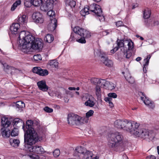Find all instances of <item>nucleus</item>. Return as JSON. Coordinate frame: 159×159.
<instances>
[{
	"mask_svg": "<svg viewBox=\"0 0 159 159\" xmlns=\"http://www.w3.org/2000/svg\"><path fill=\"white\" fill-rule=\"evenodd\" d=\"M93 153L91 151H87V150L84 154V159H92Z\"/></svg>",
	"mask_w": 159,
	"mask_h": 159,
	"instance_id": "obj_28",
	"label": "nucleus"
},
{
	"mask_svg": "<svg viewBox=\"0 0 159 159\" xmlns=\"http://www.w3.org/2000/svg\"><path fill=\"white\" fill-rule=\"evenodd\" d=\"M125 76L126 80L129 83L132 84L134 83V78L131 77L129 74H128L126 77Z\"/></svg>",
	"mask_w": 159,
	"mask_h": 159,
	"instance_id": "obj_38",
	"label": "nucleus"
},
{
	"mask_svg": "<svg viewBox=\"0 0 159 159\" xmlns=\"http://www.w3.org/2000/svg\"><path fill=\"white\" fill-rule=\"evenodd\" d=\"M19 45L21 50L27 52L31 48L40 50L43 47V43L41 39L35 38L29 32L21 31L19 34Z\"/></svg>",
	"mask_w": 159,
	"mask_h": 159,
	"instance_id": "obj_1",
	"label": "nucleus"
},
{
	"mask_svg": "<svg viewBox=\"0 0 159 159\" xmlns=\"http://www.w3.org/2000/svg\"><path fill=\"white\" fill-rule=\"evenodd\" d=\"M10 142L11 145L15 148H17L18 147L20 143V140L19 139L13 138L10 139Z\"/></svg>",
	"mask_w": 159,
	"mask_h": 159,
	"instance_id": "obj_25",
	"label": "nucleus"
},
{
	"mask_svg": "<svg viewBox=\"0 0 159 159\" xmlns=\"http://www.w3.org/2000/svg\"><path fill=\"white\" fill-rule=\"evenodd\" d=\"M12 123L13 125L14 126H16L18 127H19V125H17L18 124L20 123L22 125L23 124V122L22 120L18 118L15 119L13 120Z\"/></svg>",
	"mask_w": 159,
	"mask_h": 159,
	"instance_id": "obj_32",
	"label": "nucleus"
},
{
	"mask_svg": "<svg viewBox=\"0 0 159 159\" xmlns=\"http://www.w3.org/2000/svg\"><path fill=\"white\" fill-rule=\"evenodd\" d=\"M94 81H96L97 82V84L95 87V92L96 94V95L98 97H99L100 96L101 94V86H101V84H98V80L97 79H95Z\"/></svg>",
	"mask_w": 159,
	"mask_h": 159,
	"instance_id": "obj_24",
	"label": "nucleus"
},
{
	"mask_svg": "<svg viewBox=\"0 0 159 159\" xmlns=\"http://www.w3.org/2000/svg\"><path fill=\"white\" fill-rule=\"evenodd\" d=\"M118 50V48L116 47H115L113 49H112L111 51V53H114L116 51Z\"/></svg>",
	"mask_w": 159,
	"mask_h": 159,
	"instance_id": "obj_56",
	"label": "nucleus"
},
{
	"mask_svg": "<svg viewBox=\"0 0 159 159\" xmlns=\"http://www.w3.org/2000/svg\"><path fill=\"white\" fill-rule=\"evenodd\" d=\"M90 12H93L97 16H102V11L100 7L95 4H92L89 6Z\"/></svg>",
	"mask_w": 159,
	"mask_h": 159,
	"instance_id": "obj_11",
	"label": "nucleus"
},
{
	"mask_svg": "<svg viewBox=\"0 0 159 159\" xmlns=\"http://www.w3.org/2000/svg\"><path fill=\"white\" fill-rule=\"evenodd\" d=\"M75 93L78 95H79V93L78 92H77V91H76L75 92Z\"/></svg>",
	"mask_w": 159,
	"mask_h": 159,
	"instance_id": "obj_63",
	"label": "nucleus"
},
{
	"mask_svg": "<svg viewBox=\"0 0 159 159\" xmlns=\"http://www.w3.org/2000/svg\"><path fill=\"white\" fill-rule=\"evenodd\" d=\"M33 72L39 74L40 76H44L47 75L48 74V71L46 69H43L39 67H35L32 69Z\"/></svg>",
	"mask_w": 159,
	"mask_h": 159,
	"instance_id": "obj_18",
	"label": "nucleus"
},
{
	"mask_svg": "<svg viewBox=\"0 0 159 159\" xmlns=\"http://www.w3.org/2000/svg\"><path fill=\"white\" fill-rule=\"evenodd\" d=\"M134 133L136 137L147 139H152L154 137V134L152 131L144 128L137 129Z\"/></svg>",
	"mask_w": 159,
	"mask_h": 159,
	"instance_id": "obj_7",
	"label": "nucleus"
},
{
	"mask_svg": "<svg viewBox=\"0 0 159 159\" xmlns=\"http://www.w3.org/2000/svg\"><path fill=\"white\" fill-rule=\"evenodd\" d=\"M19 134V130L18 128H14L11 131V135L12 137L17 136Z\"/></svg>",
	"mask_w": 159,
	"mask_h": 159,
	"instance_id": "obj_36",
	"label": "nucleus"
},
{
	"mask_svg": "<svg viewBox=\"0 0 159 159\" xmlns=\"http://www.w3.org/2000/svg\"><path fill=\"white\" fill-rule=\"evenodd\" d=\"M146 159H156V157L153 155H150L146 157Z\"/></svg>",
	"mask_w": 159,
	"mask_h": 159,
	"instance_id": "obj_55",
	"label": "nucleus"
},
{
	"mask_svg": "<svg viewBox=\"0 0 159 159\" xmlns=\"http://www.w3.org/2000/svg\"><path fill=\"white\" fill-rule=\"evenodd\" d=\"M157 149L158 154L159 155V146H158L157 147Z\"/></svg>",
	"mask_w": 159,
	"mask_h": 159,
	"instance_id": "obj_60",
	"label": "nucleus"
},
{
	"mask_svg": "<svg viewBox=\"0 0 159 159\" xmlns=\"http://www.w3.org/2000/svg\"><path fill=\"white\" fill-rule=\"evenodd\" d=\"M75 150L78 153L84 155L86 150L81 146H79L75 148Z\"/></svg>",
	"mask_w": 159,
	"mask_h": 159,
	"instance_id": "obj_34",
	"label": "nucleus"
},
{
	"mask_svg": "<svg viewBox=\"0 0 159 159\" xmlns=\"http://www.w3.org/2000/svg\"><path fill=\"white\" fill-rule=\"evenodd\" d=\"M151 11L148 8L145 9L143 11V17L145 19H148L150 16Z\"/></svg>",
	"mask_w": 159,
	"mask_h": 159,
	"instance_id": "obj_29",
	"label": "nucleus"
},
{
	"mask_svg": "<svg viewBox=\"0 0 159 159\" xmlns=\"http://www.w3.org/2000/svg\"><path fill=\"white\" fill-rule=\"evenodd\" d=\"M129 120H118L114 123L115 126L118 129H123L124 130L127 131Z\"/></svg>",
	"mask_w": 159,
	"mask_h": 159,
	"instance_id": "obj_10",
	"label": "nucleus"
},
{
	"mask_svg": "<svg viewBox=\"0 0 159 159\" xmlns=\"http://www.w3.org/2000/svg\"><path fill=\"white\" fill-rule=\"evenodd\" d=\"M159 24V22L157 21H152V26L157 25Z\"/></svg>",
	"mask_w": 159,
	"mask_h": 159,
	"instance_id": "obj_54",
	"label": "nucleus"
},
{
	"mask_svg": "<svg viewBox=\"0 0 159 159\" xmlns=\"http://www.w3.org/2000/svg\"><path fill=\"white\" fill-rule=\"evenodd\" d=\"M44 40L48 43H51L54 40V37L51 34H47L44 38Z\"/></svg>",
	"mask_w": 159,
	"mask_h": 159,
	"instance_id": "obj_31",
	"label": "nucleus"
},
{
	"mask_svg": "<svg viewBox=\"0 0 159 159\" xmlns=\"http://www.w3.org/2000/svg\"><path fill=\"white\" fill-rule=\"evenodd\" d=\"M74 33H71L70 39L71 41L76 40V41L81 43L86 42L85 39L91 36L90 33L88 31L79 26H75L73 29Z\"/></svg>",
	"mask_w": 159,
	"mask_h": 159,
	"instance_id": "obj_5",
	"label": "nucleus"
},
{
	"mask_svg": "<svg viewBox=\"0 0 159 159\" xmlns=\"http://www.w3.org/2000/svg\"><path fill=\"white\" fill-rule=\"evenodd\" d=\"M68 89L70 90H75L76 89V88L75 87H70L68 88Z\"/></svg>",
	"mask_w": 159,
	"mask_h": 159,
	"instance_id": "obj_58",
	"label": "nucleus"
},
{
	"mask_svg": "<svg viewBox=\"0 0 159 159\" xmlns=\"http://www.w3.org/2000/svg\"><path fill=\"white\" fill-rule=\"evenodd\" d=\"M21 3V1L20 0H18L16 1L12 5L11 8V10L14 11L16 8L19 6L20 5Z\"/></svg>",
	"mask_w": 159,
	"mask_h": 159,
	"instance_id": "obj_33",
	"label": "nucleus"
},
{
	"mask_svg": "<svg viewBox=\"0 0 159 159\" xmlns=\"http://www.w3.org/2000/svg\"><path fill=\"white\" fill-rule=\"evenodd\" d=\"M43 133L41 131L39 132V135L37 136L36 139L34 137L31 138L32 140L29 142L27 140H24V145L23 149L27 152H34L38 154H42L45 152L44 149L41 146L32 145L38 141H41L42 140V137Z\"/></svg>",
	"mask_w": 159,
	"mask_h": 159,
	"instance_id": "obj_3",
	"label": "nucleus"
},
{
	"mask_svg": "<svg viewBox=\"0 0 159 159\" xmlns=\"http://www.w3.org/2000/svg\"><path fill=\"white\" fill-rule=\"evenodd\" d=\"M1 123L3 127L2 128H7L11 124V122L9 120L1 121Z\"/></svg>",
	"mask_w": 159,
	"mask_h": 159,
	"instance_id": "obj_41",
	"label": "nucleus"
},
{
	"mask_svg": "<svg viewBox=\"0 0 159 159\" xmlns=\"http://www.w3.org/2000/svg\"><path fill=\"white\" fill-rule=\"evenodd\" d=\"M3 65L4 68H6V69H11V73L12 74L13 73H17L19 71V70L15 68L14 67H12L9 66L6 63H2Z\"/></svg>",
	"mask_w": 159,
	"mask_h": 159,
	"instance_id": "obj_27",
	"label": "nucleus"
},
{
	"mask_svg": "<svg viewBox=\"0 0 159 159\" xmlns=\"http://www.w3.org/2000/svg\"><path fill=\"white\" fill-rule=\"evenodd\" d=\"M93 113L94 111L93 110H90L86 113V116L89 118L93 115Z\"/></svg>",
	"mask_w": 159,
	"mask_h": 159,
	"instance_id": "obj_48",
	"label": "nucleus"
},
{
	"mask_svg": "<svg viewBox=\"0 0 159 159\" xmlns=\"http://www.w3.org/2000/svg\"><path fill=\"white\" fill-rule=\"evenodd\" d=\"M44 1L45 2L40 7L41 10L44 11L52 9L54 5L57 4L58 3V0H44Z\"/></svg>",
	"mask_w": 159,
	"mask_h": 159,
	"instance_id": "obj_8",
	"label": "nucleus"
},
{
	"mask_svg": "<svg viewBox=\"0 0 159 159\" xmlns=\"http://www.w3.org/2000/svg\"><path fill=\"white\" fill-rule=\"evenodd\" d=\"M98 84L103 86L106 89L111 90L115 88V84L113 83L108 81H106L104 80H98Z\"/></svg>",
	"mask_w": 159,
	"mask_h": 159,
	"instance_id": "obj_14",
	"label": "nucleus"
},
{
	"mask_svg": "<svg viewBox=\"0 0 159 159\" xmlns=\"http://www.w3.org/2000/svg\"><path fill=\"white\" fill-rule=\"evenodd\" d=\"M57 20L56 19L53 18L51 20V23L48 25V30L51 31H54L57 26Z\"/></svg>",
	"mask_w": 159,
	"mask_h": 159,
	"instance_id": "obj_20",
	"label": "nucleus"
},
{
	"mask_svg": "<svg viewBox=\"0 0 159 159\" xmlns=\"http://www.w3.org/2000/svg\"><path fill=\"white\" fill-rule=\"evenodd\" d=\"M83 99L84 101H87L85 102V105L87 106L93 107L95 105L93 97L89 94H86L83 96Z\"/></svg>",
	"mask_w": 159,
	"mask_h": 159,
	"instance_id": "obj_15",
	"label": "nucleus"
},
{
	"mask_svg": "<svg viewBox=\"0 0 159 159\" xmlns=\"http://www.w3.org/2000/svg\"><path fill=\"white\" fill-rule=\"evenodd\" d=\"M44 110L45 112L48 113H51L53 111L52 109L47 106L44 108Z\"/></svg>",
	"mask_w": 159,
	"mask_h": 159,
	"instance_id": "obj_49",
	"label": "nucleus"
},
{
	"mask_svg": "<svg viewBox=\"0 0 159 159\" xmlns=\"http://www.w3.org/2000/svg\"><path fill=\"white\" fill-rule=\"evenodd\" d=\"M26 129H25L24 124H23L22 128L24 131V140L28 141L32 140L31 138L34 137L36 139L37 136L39 135V132L43 133L42 129L40 126L39 121L34 120H28L26 122Z\"/></svg>",
	"mask_w": 159,
	"mask_h": 159,
	"instance_id": "obj_2",
	"label": "nucleus"
},
{
	"mask_svg": "<svg viewBox=\"0 0 159 159\" xmlns=\"http://www.w3.org/2000/svg\"><path fill=\"white\" fill-rule=\"evenodd\" d=\"M34 59L35 60L38 61L39 60H41L42 57L41 55L39 54H37L34 56Z\"/></svg>",
	"mask_w": 159,
	"mask_h": 159,
	"instance_id": "obj_50",
	"label": "nucleus"
},
{
	"mask_svg": "<svg viewBox=\"0 0 159 159\" xmlns=\"http://www.w3.org/2000/svg\"><path fill=\"white\" fill-rule=\"evenodd\" d=\"M124 157H125L126 159H128V157L126 156H124Z\"/></svg>",
	"mask_w": 159,
	"mask_h": 159,
	"instance_id": "obj_64",
	"label": "nucleus"
},
{
	"mask_svg": "<svg viewBox=\"0 0 159 159\" xmlns=\"http://www.w3.org/2000/svg\"><path fill=\"white\" fill-rule=\"evenodd\" d=\"M2 121H7V120H8V119L7 118H6L5 117H3L2 118Z\"/></svg>",
	"mask_w": 159,
	"mask_h": 159,
	"instance_id": "obj_57",
	"label": "nucleus"
},
{
	"mask_svg": "<svg viewBox=\"0 0 159 159\" xmlns=\"http://www.w3.org/2000/svg\"><path fill=\"white\" fill-rule=\"evenodd\" d=\"M99 56L100 58L101 61L105 66L109 67H111L113 65V62L111 60L108 58L105 53L100 52Z\"/></svg>",
	"mask_w": 159,
	"mask_h": 159,
	"instance_id": "obj_13",
	"label": "nucleus"
},
{
	"mask_svg": "<svg viewBox=\"0 0 159 159\" xmlns=\"http://www.w3.org/2000/svg\"><path fill=\"white\" fill-rule=\"evenodd\" d=\"M1 132L3 137H9L11 135V132L7 128H2Z\"/></svg>",
	"mask_w": 159,
	"mask_h": 159,
	"instance_id": "obj_22",
	"label": "nucleus"
},
{
	"mask_svg": "<svg viewBox=\"0 0 159 159\" xmlns=\"http://www.w3.org/2000/svg\"><path fill=\"white\" fill-rule=\"evenodd\" d=\"M93 0L97 2H99L101 1V0Z\"/></svg>",
	"mask_w": 159,
	"mask_h": 159,
	"instance_id": "obj_61",
	"label": "nucleus"
},
{
	"mask_svg": "<svg viewBox=\"0 0 159 159\" xmlns=\"http://www.w3.org/2000/svg\"><path fill=\"white\" fill-rule=\"evenodd\" d=\"M140 39L141 40H143L144 39L143 37H140Z\"/></svg>",
	"mask_w": 159,
	"mask_h": 159,
	"instance_id": "obj_62",
	"label": "nucleus"
},
{
	"mask_svg": "<svg viewBox=\"0 0 159 159\" xmlns=\"http://www.w3.org/2000/svg\"><path fill=\"white\" fill-rule=\"evenodd\" d=\"M32 5L35 7H38L42 3V0H32Z\"/></svg>",
	"mask_w": 159,
	"mask_h": 159,
	"instance_id": "obj_39",
	"label": "nucleus"
},
{
	"mask_svg": "<svg viewBox=\"0 0 159 159\" xmlns=\"http://www.w3.org/2000/svg\"><path fill=\"white\" fill-rule=\"evenodd\" d=\"M60 153V150L58 149H56L53 152V155L54 157H57L59 155Z\"/></svg>",
	"mask_w": 159,
	"mask_h": 159,
	"instance_id": "obj_47",
	"label": "nucleus"
},
{
	"mask_svg": "<svg viewBox=\"0 0 159 159\" xmlns=\"http://www.w3.org/2000/svg\"><path fill=\"white\" fill-rule=\"evenodd\" d=\"M152 20L151 19H145L144 21V25L147 27L152 26Z\"/></svg>",
	"mask_w": 159,
	"mask_h": 159,
	"instance_id": "obj_37",
	"label": "nucleus"
},
{
	"mask_svg": "<svg viewBox=\"0 0 159 159\" xmlns=\"http://www.w3.org/2000/svg\"><path fill=\"white\" fill-rule=\"evenodd\" d=\"M117 46L116 47L121 48V50L124 54V56H125L126 58L128 59L131 56L132 54L130 52L134 48V43L131 40L129 41H124L118 39L116 41Z\"/></svg>",
	"mask_w": 159,
	"mask_h": 159,
	"instance_id": "obj_6",
	"label": "nucleus"
},
{
	"mask_svg": "<svg viewBox=\"0 0 159 159\" xmlns=\"http://www.w3.org/2000/svg\"><path fill=\"white\" fill-rule=\"evenodd\" d=\"M32 0H25L24 4L25 7H29L32 5Z\"/></svg>",
	"mask_w": 159,
	"mask_h": 159,
	"instance_id": "obj_44",
	"label": "nucleus"
},
{
	"mask_svg": "<svg viewBox=\"0 0 159 159\" xmlns=\"http://www.w3.org/2000/svg\"><path fill=\"white\" fill-rule=\"evenodd\" d=\"M37 85L39 89L43 92H46L48 89V86L47 85L45 80H42L37 83Z\"/></svg>",
	"mask_w": 159,
	"mask_h": 159,
	"instance_id": "obj_19",
	"label": "nucleus"
},
{
	"mask_svg": "<svg viewBox=\"0 0 159 159\" xmlns=\"http://www.w3.org/2000/svg\"><path fill=\"white\" fill-rule=\"evenodd\" d=\"M128 129L127 131L129 132L131 134H134V133L137 129L139 130L140 128L139 127V123H135L134 121H131L129 120L127 124Z\"/></svg>",
	"mask_w": 159,
	"mask_h": 159,
	"instance_id": "obj_12",
	"label": "nucleus"
},
{
	"mask_svg": "<svg viewBox=\"0 0 159 159\" xmlns=\"http://www.w3.org/2000/svg\"><path fill=\"white\" fill-rule=\"evenodd\" d=\"M108 97L107 98H116L117 97V94L114 93H109L108 94Z\"/></svg>",
	"mask_w": 159,
	"mask_h": 159,
	"instance_id": "obj_46",
	"label": "nucleus"
},
{
	"mask_svg": "<svg viewBox=\"0 0 159 159\" xmlns=\"http://www.w3.org/2000/svg\"><path fill=\"white\" fill-rule=\"evenodd\" d=\"M27 17L25 15L21 16H19L18 17V23L20 24H24L26 23Z\"/></svg>",
	"mask_w": 159,
	"mask_h": 159,
	"instance_id": "obj_23",
	"label": "nucleus"
},
{
	"mask_svg": "<svg viewBox=\"0 0 159 159\" xmlns=\"http://www.w3.org/2000/svg\"><path fill=\"white\" fill-rule=\"evenodd\" d=\"M80 116L74 113H70L68 115V123L70 125H79V121Z\"/></svg>",
	"mask_w": 159,
	"mask_h": 159,
	"instance_id": "obj_9",
	"label": "nucleus"
},
{
	"mask_svg": "<svg viewBox=\"0 0 159 159\" xmlns=\"http://www.w3.org/2000/svg\"><path fill=\"white\" fill-rule=\"evenodd\" d=\"M47 14L50 16L52 17L55 15V12L52 10V9L49 10L48 11Z\"/></svg>",
	"mask_w": 159,
	"mask_h": 159,
	"instance_id": "obj_52",
	"label": "nucleus"
},
{
	"mask_svg": "<svg viewBox=\"0 0 159 159\" xmlns=\"http://www.w3.org/2000/svg\"><path fill=\"white\" fill-rule=\"evenodd\" d=\"M66 5H68L70 6L71 7H74L76 5V2L72 0L71 1L68 0V2H65Z\"/></svg>",
	"mask_w": 159,
	"mask_h": 159,
	"instance_id": "obj_43",
	"label": "nucleus"
},
{
	"mask_svg": "<svg viewBox=\"0 0 159 159\" xmlns=\"http://www.w3.org/2000/svg\"><path fill=\"white\" fill-rule=\"evenodd\" d=\"M29 156L31 159H40L39 155H29Z\"/></svg>",
	"mask_w": 159,
	"mask_h": 159,
	"instance_id": "obj_51",
	"label": "nucleus"
},
{
	"mask_svg": "<svg viewBox=\"0 0 159 159\" xmlns=\"http://www.w3.org/2000/svg\"><path fill=\"white\" fill-rule=\"evenodd\" d=\"M58 63L55 60L51 61L49 64L52 68H56L58 67Z\"/></svg>",
	"mask_w": 159,
	"mask_h": 159,
	"instance_id": "obj_42",
	"label": "nucleus"
},
{
	"mask_svg": "<svg viewBox=\"0 0 159 159\" xmlns=\"http://www.w3.org/2000/svg\"><path fill=\"white\" fill-rule=\"evenodd\" d=\"M142 59V58L140 57H137L136 59V60L137 61H140Z\"/></svg>",
	"mask_w": 159,
	"mask_h": 159,
	"instance_id": "obj_59",
	"label": "nucleus"
},
{
	"mask_svg": "<svg viewBox=\"0 0 159 159\" xmlns=\"http://www.w3.org/2000/svg\"><path fill=\"white\" fill-rule=\"evenodd\" d=\"M16 106L18 108H22L25 107L24 103L22 101H19L16 102Z\"/></svg>",
	"mask_w": 159,
	"mask_h": 159,
	"instance_id": "obj_40",
	"label": "nucleus"
},
{
	"mask_svg": "<svg viewBox=\"0 0 159 159\" xmlns=\"http://www.w3.org/2000/svg\"><path fill=\"white\" fill-rule=\"evenodd\" d=\"M150 57L151 56L150 55H148L147 57L144 60L145 63L143 65V72L144 73H146L147 72V68L148 65L149 59Z\"/></svg>",
	"mask_w": 159,
	"mask_h": 159,
	"instance_id": "obj_26",
	"label": "nucleus"
},
{
	"mask_svg": "<svg viewBox=\"0 0 159 159\" xmlns=\"http://www.w3.org/2000/svg\"><path fill=\"white\" fill-rule=\"evenodd\" d=\"M32 18L34 22L36 23H42L44 21L42 14L39 12L34 13L32 15Z\"/></svg>",
	"mask_w": 159,
	"mask_h": 159,
	"instance_id": "obj_17",
	"label": "nucleus"
},
{
	"mask_svg": "<svg viewBox=\"0 0 159 159\" xmlns=\"http://www.w3.org/2000/svg\"><path fill=\"white\" fill-rule=\"evenodd\" d=\"M123 139V136L120 133L116 132L109 134L107 137L108 144L116 150L121 152L124 150L122 146Z\"/></svg>",
	"mask_w": 159,
	"mask_h": 159,
	"instance_id": "obj_4",
	"label": "nucleus"
},
{
	"mask_svg": "<svg viewBox=\"0 0 159 159\" xmlns=\"http://www.w3.org/2000/svg\"><path fill=\"white\" fill-rule=\"evenodd\" d=\"M89 12H90V11L89 7L87 6L86 7H85L80 11V13L82 16H85L86 14H89Z\"/></svg>",
	"mask_w": 159,
	"mask_h": 159,
	"instance_id": "obj_30",
	"label": "nucleus"
},
{
	"mask_svg": "<svg viewBox=\"0 0 159 159\" xmlns=\"http://www.w3.org/2000/svg\"><path fill=\"white\" fill-rule=\"evenodd\" d=\"M139 95H141L143 96V97H141V99L143 101L145 105L152 109L154 107L155 105L153 103L149 100L143 93L142 92H140Z\"/></svg>",
	"mask_w": 159,
	"mask_h": 159,
	"instance_id": "obj_16",
	"label": "nucleus"
},
{
	"mask_svg": "<svg viewBox=\"0 0 159 159\" xmlns=\"http://www.w3.org/2000/svg\"><path fill=\"white\" fill-rule=\"evenodd\" d=\"M20 27V25L18 23H15L12 24L10 28L11 33L13 34H16Z\"/></svg>",
	"mask_w": 159,
	"mask_h": 159,
	"instance_id": "obj_21",
	"label": "nucleus"
},
{
	"mask_svg": "<svg viewBox=\"0 0 159 159\" xmlns=\"http://www.w3.org/2000/svg\"><path fill=\"white\" fill-rule=\"evenodd\" d=\"M116 25L117 27L121 26L123 25L122 22L121 21H118L116 22Z\"/></svg>",
	"mask_w": 159,
	"mask_h": 159,
	"instance_id": "obj_53",
	"label": "nucleus"
},
{
	"mask_svg": "<svg viewBox=\"0 0 159 159\" xmlns=\"http://www.w3.org/2000/svg\"><path fill=\"white\" fill-rule=\"evenodd\" d=\"M105 101L107 102H108L109 105L111 107H112L113 106V104L111 102L112 99L109 98H104Z\"/></svg>",
	"mask_w": 159,
	"mask_h": 159,
	"instance_id": "obj_45",
	"label": "nucleus"
},
{
	"mask_svg": "<svg viewBox=\"0 0 159 159\" xmlns=\"http://www.w3.org/2000/svg\"><path fill=\"white\" fill-rule=\"evenodd\" d=\"M80 119L79 120V121L80 122V125H81L82 124L88 123L89 121V118L86 116L84 117H80Z\"/></svg>",
	"mask_w": 159,
	"mask_h": 159,
	"instance_id": "obj_35",
	"label": "nucleus"
}]
</instances>
